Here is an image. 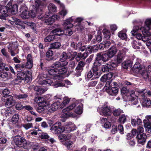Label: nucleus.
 Listing matches in <instances>:
<instances>
[{
	"label": "nucleus",
	"instance_id": "3c124183",
	"mask_svg": "<svg viewBox=\"0 0 151 151\" xmlns=\"http://www.w3.org/2000/svg\"><path fill=\"white\" fill-rule=\"evenodd\" d=\"M145 127L146 128V131L149 133L151 132V123L146 122V120L144 121Z\"/></svg>",
	"mask_w": 151,
	"mask_h": 151
},
{
	"label": "nucleus",
	"instance_id": "7ed1b4c3",
	"mask_svg": "<svg viewBox=\"0 0 151 151\" xmlns=\"http://www.w3.org/2000/svg\"><path fill=\"white\" fill-rule=\"evenodd\" d=\"M131 33L139 40H142L146 42L149 39V37L151 35L150 32L147 30H145V27H140L138 26H135L133 27Z\"/></svg>",
	"mask_w": 151,
	"mask_h": 151
},
{
	"label": "nucleus",
	"instance_id": "4be33fe9",
	"mask_svg": "<svg viewBox=\"0 0 151 151\" xmlns=\"http://www.w3.org/2000/svg\"><path fill=\"white\" fill-rule=\"evenodd\" d=\"M48 73L51 76H53L54 79H60V75H58L57 69H51L48 70Z\"/></svg>",
	"mask_w": 151,
	"mask_h": 151
},
{
	"label": "nucleus",
	"instance_id": "2f4dec72",
	"mask_svg": "<svg viewBox=\"0 0 151 151\" xmlns=\"http://www.w3.org/2000/svg\"><path fill=\"white\" fill-rule=\"evenodd\" d=\"M64 30L61 28L55 29L51 31V32L59 36L63 35L65 33Z\"/></svg>",
	"mask_w": 151,
	"mask_h": 151
},
{
	"label": "nucleus",
	"instance_id": "338daca9",
	"mask_svg": "<svg viewBox=\"0 0 151 151\" xmlns=\"http://www.w3.org/2000/svg\"><path fill=\"white\" fill-rule=\"evenodd\" d=\"M109 69H110L107 64L105 65H103L102 68V71L105 72H108Z\"/></svg>",
	"mask_w": 151,
	"mask_h": 151
},
{
	"label": "nucleus",
	"instance_id": "7c9ffc66",
	"mask_svg": "<svg viewBox=\"0 0 151 151\" xmlns=\"http://www.w3.org/2000/svg\"><path fill=\"white\" fill-rule=\"evenodd\" d=\"M60 102H55L52 104L50 105V108H49V110H48L49 111H50L51 110L52 111H55L58 108H60Z\"/></svg>",
	"mask_w": 151,
	"mask_h": 151
},
{
	"label": "nucleus",
	"instance_id": "5701e85b",
	"mask_svg": "<svg viewBox=\"0 0 151 151\" xmlns=\"http://www.w3.org/2000/svg\"><path fill=\"white\" fill-rule=\"evenodd\" d=\"M68 64V62L65 61L64 62H60L59 61H57L53 63L52 65V67L54 68L57 69L58 68H61L67 65Z\"/></svg>",
	"mask_w": 151,
	"mask_h": 151
},
{
	"label": "nucleus",
	"instance_id": "6ab92c4d",
	"mask_svg": "<svg viewBox=\"0 0 151 151\" xmlns=\"http://www.w3.org/2000/svg\"><path fill=\"white\" fill-rule=\"evenodd\" d=\"M38 105L39 106L38 109L41 110V111H43L45 109L47 110L50 109L49 108H50V105L47 104L44 100L41 101Z\"/></svg>",
	"mask_w": 151,
	"mask_h": 151
},
{
	"label": "nucleus",
	"instance_id": "de8ad7c7",
	"mask_svg": "<svg viewBox=\"0 0 151 151\" xmlns=\"http://www.w3.org/2000/svg\"><path fill=\"white\" fill-rule=\"evenodd\" d=\"M132 47L134 49H139L140 48L139 46L141 45V43L138 42L135 40H133L132 42Z\"/></svg>",
	"mask_w": 151,
	"mask_h": 151
},
{
	"label": "nucleus",
	"instance_id": "cd10ccee",
	"mask_svg": "<svg viewBox=\"0 0 151 151\" xmlns=\"http://www.w3.org/2000/svg\"><path fill=\"white\" fill-rule=\"evenodd\" d=\"M141 60L140 59H137L136 60V62L133 67V70H136L138 72L142 69L140 66V63Z\"/></svg>",
	"mask_w": 151,
	"mask_h": 151
},
{
	"label": "nucleus",
	"instance_id": "423d86ee",
	"mask_svg": "<svg viewBox=\"0 0 151 151\" xmlns=\"http://www.w3.org/2000/svg\"><path fill=\"white\" fill-rule=\"evenodd\" d=\"M112 86L111 80L107 81L103 88V90L106 91L109 95L115 96L117 94L118 89L116 87H112Z\"/></svg>",
	"mask_w": 151,
	"mask_h": 151
},
{
	"label": "nucleus",
	"instance_id": "bb28decb",
	"mask_svg": "<svg viewBox=\"0 0 151 151\" xmlns=\"http://www.w3.org/2000/svg\"><path fill=\"white\" fill-rule=\"evenodd\" d=\"M72 55L71 53L70 52L68 53H66L65 52H63L61 55V58H60L61 62L63 63L66 61H65L71 58Z\"/></svg>",
	"mask_w": 151,
	"mask_h": 151
},
{
	"label": "nucleus",
	"instance_id": "8fccbe9b",
	"mask_svg": "<svg viewBox=\"0 0 151 151\" xmlns=\"http://www.w3.org/2000/svg\"><path fill=\"white\" fill-rule=\"evenodd\" d=\"M7 139L5 138H0V150H2L4 147L3 144H5L7 142Z\"/></svg>",
	"mask_w": 151,
	"mask_h": 151
},
{
	"label": "nucleus",
	"instance_id": "a211bd4d",
	"mask_svg": "<svg viewBox=\"0 0 151 151\" xmlns=\"http://www.w3.org/2000/svg\"><path fill=\"white\" fill-rule=\"evenodd\" d=\"M65 133H69L76 129V127L74 124L71 122H67L65 125Z\"/></svg>",
	"mask_w": 151,
	"mask_h": 151
},
{
	"label": "nucleus",
	"instance_id": "412c9836",
	"mask_svg": "<svg viewBox=\"0 0 151 151\" xmlns=\"http://www.w3.org/2000/svg\"><path fill=\"white\" fill-rule=\"evenodd\" d=\"M27 61L25 66L26 68L30 69L33 66V59L31 54H29L27 55Z\"/></svg>",
	"mask_w": 151,
	"mask_h": 151
},
{
	"label": "nucleus",
	"instance_id": "ea45409f",
	"mask_svg": "<svg viewBox=\"0 0 151 151\" xmlns=\"http://www.w3.org/2000/svg\"><path fill=\"white\" fill-rule=\"evenodd\" d=\"M127 31V30L126 29H124L122 31L119 32L118 34V37L122 40L126 39L127 35L124 32H126Z\"/></svg>",
	"mask_w": 151,
	"mask_h": 151
},
{
	"label": "nucleus",
	"instance_id": "f704fd0d",
	"mask_svg": "<svg viewBox=\"0 0 151 151\" xmlns=\"http://www.w3.org/2000/svg\"><path fill=\"white\" fill-rule=\"evenodd\" d=\"M34 90L36 91L38 95H41L47 90L46 89H44L41 87L36 86L34 88Z\"/></svg>",
	"mask_w": 151,
	"mask_h": 151
},
{
	"label": "nucleus",
	"instance_id": "864d4df0",
	"mask_svg": "<svg viewBox=\"0 0 151 151\" xmlns=\"http://www.w3.org/2000/svg\"><path fill=\"white\" fill-rule=\"evenodd\" d=\"M55 38V36L53 35H49L46 37L44 39V42H47L53 41Z\"/></svg>",
	"mask_w": 151,
	"mask_h": 151
},
{
	"label": "nucleus",
	"instance_id": "a878e982",
	"mask_svg": "<svg viewBox=\"0 0 151 151\" xmlns=\"http://www.w3.org/2000/svg\"><path fill=\"white\" fill-rule=\"evenodd\" d=\"M6 98V100L5 104L6 105L11 106L14 105L15 101L13 99L12 96L9 95Z\"/></svg>",
	"mask_w": 151,
	"mask_h": 151
},
{
	"label": "nucleus",
	"instance_id": "13d9d810",
	"mask_svg": "<svg viewBox=\"0 0 151 151\" xmlns=\"http://www.w3.org/2000/svg\"><path fill=\"white\" fill-rule=\"evenodd\" d=\"M127 116L122 114L120 116L119 119V122L121 123H124L126 121Z\"/></svg>",
	"mask_w": 151,
	"mask_h": 151
},
{
	"label": "nucleus",
	"instance_id": "680f3d73",
	"mask_svg": "<svg viewBox=\"0 0 151 151\" xmlns=\"http://www.w3.org/2000/svg\"><path fill=\"white\" fill-rule=\"evenodd\" d=\"M130 101L132 104L136 105L138 103V97L137 96H135L132 98H130Z\"/></svg>",
	"mask_w": 151,
	"mask_h": 151
},
{
	"label": "nucleus",
	"instance_id": "c85d7f7f",
	"mask_svg": "<svg viewBox=\"0 0 151 151\" xmlns=\"http://www.w3.org/2000/svg\"><path fill=\"white\" fill-rule=\"evenodd\" d=\"M86 47L85 45H83L81 42L79 41L76 45V50L83 52L86 49Z\"/></svg>",
	"mask_w": 151,
	"mask_h": 151
},
{
	"label": "nucleus",
	"instance_id": "c03bdc74",
	"mask_svg": "<svg viewBox=\"0 0 151 151\" xmlns=\"http://www.w3.org/2000/svg\"><path fill=\"white\" fill-rule=\"evenodd\" d=\"M48 9L50 12H57V7L53 4L50 3L48 6Z\"/></svg>",
	"mask_w": 151,
	"mask_h": 151
},
{
	"label": "nucleus",
	"instance_id": "4d7b16f0",
	"mask_svg": "<svg viewBox=\"0 0 151 151\" xmlns=\"http://www.w3.org/2000/svg\"><path fill=\"white\" fill-rule=\"evenodd\" d=\"M117 62L115 61H111L109 62L107 64L110 69H111L113 68H115L117 66Z\"/></svg>",
	"mask_w": 151,
	"mask_h": 151
},
{
	"label": "nucleus",
	"instance_id": "052dcab7",
	"mask_svg": "<svg viewBox=\"0 0 151 151\" xmlns=\"http://www.w3.org/2000/svg\"><path fill=\"white\" fill-rule=\"evenodd\" d=\"M19 115L18 114H15L13 116L12 119V122L14 123H17L19 120Z\"/></svg>",
	"mask_w": 151,
	"mask_h": 151
},
{
	"label": "nucleus",
	"instance_id": "0eeeda50",
	"mask_svg": "<svg viewBox=\"0 0 151 151\" xmlns=\"http://www.w3.org/2000/svg\"><path fill=\"white\" fill-rule=\"evenodd\" d=\"M75 19L74 17H71L64 21L62 25L64 29L66 30V32L65 34V35L70 36L73 34V31L70 29L68 30V29L73 27V24H71V23L73 22Z\"/></svg>",
	"mask_w": 151,
	"mask_h": 151
},
{
	"label": "nucleus",
	"instance_id": "4468645a",
	"mask_svg": "<svg viewBox=\"0 0 151 151\" xmlns=\"http://www.w3.org/2000/svg\"><path fill=\"white\" fill-rule=\"evenodd\" d=\"M139 95L142 96V99H144L142 102V105L145 107H148L151 105V101L148 99L145 98L146 93L144 91H138Z\"/></svg>",
	"mask_w": 151,
	"mask_h": 151
},
{
	"label": "nucleus",
	"instance_id": "f03ea898",
	"mask_svg": "<svg viewBox=\"0 0 151 151\" xmlns=\"http://www.w3.org/2000/svg\"><path fill=\"white\" fill-rule=\"evenodd\" d=\"M18 9V6L16 4H14L12 6V3L11 1L8 3L6 6L0 5V19H5L6 17L15 14Z\"/></svg>",
	"mask_w": 151,
	"mask_h": 151
},
{
	"label": "nucleus",
	"instance_id": "603ef678",
	"mask_svg": "<svg viewBox=\"0 0 151 151\" xmlns=\"http://www.w3.org/2000/svg\"><path fill=\"white\" fill-rule=\"evenodd\" d=\"M28 96L26 94H19L18 95H15V97L19 100L21 99H25Z\"/></svg>",
	"mask_w": 151,
	"mask_h": 151
},
{
	"label": "nucleus",
	"instance_id": "c9c22d12",
	"mask_svg": "<svg viewBox=\"0 0 151 151\" xmlns=\"http://www.w3.org/2000/svg\"><path fill=\"white\" fill-rule=\"evenodd\" d=\"M13 21L12 22L13 23L14 22L15 24L17 25H19L22 28L24 29L25 27L23 24H22V22L20 20L16 18H13Z\"/></svg>",
	"mask_w": 151,
	"mask_h": 151
},
{
	"label": "nucleus",
	"instance_id": "b1692460",
	"mask_svg": "<svg viewBox=\"0 0 151 151\" xmlns=\"http://www.w3.org/2000/svg\"><path fill=\"white\" fill-rule=\"evenodd\" d=\"M138 72L139 73L143 78L145 79H147L150 75L145 68H142Z\"/></svg>",
	"mask_w": 151,
	"mask_h": 151
},
{
	"label": "nucleus",
	"instance_id": "e2e57ef3",
	"mask_svg": "<svg viewBox=\"0 0 151 151\" xmlns=\"http://www.w3.org/2000/svg\"><path fill=\"white\" fill-rule=\"evenodd\" d=\"M84 65V63L83 61H80L79 62L76 68L78 69H80L81 70H83Z\"/></svg>",
	"mask_w": 151,
	"mask_h": 151
},
{
	"label": "nucleus",
	"instance_id": "c756f323",
	"mask_svg": "<svg viewBox=\"0 0 151 151\" xmlns=\"http://www.w3.org/2000/svg\"><path fill=\"white\" fill-rule=\"evenodd\" d=\"M9 52L11 56H15L18 53V50L17 48H14L13 47L12 45H10L8 47Z\"/></svg>",
	"mask_w": 151,
	"mask_h": 151
},
{
	"label": "nucleus",
	"instance_id": "9b49d317",
	"mask_svg": "<svg viewBox=\"0 0 151 151\" xmlns=\"http://www.w3.org/2000/svg\"><path fill=\"white\" fill-rule=\"evenodd\" d=\"M96 60L93 63V68H96V71L98 72V67L100 66L103 62H106L107 61L104 59L103 56L102 55V53H99L97 54Z\"/></svg>",
	"mask_w": 151,
	"mask_h": 151
},
{
	"label": "nucleus",
	"instance_id": "aec40b11",
	"mask_svg": "<svg viewBox=\"0 0 151 151\" xmlns=\"http://www.w3.org/2000/svg\"><path fill=\"white\" fill-rule=\"evenodd\" d=\"M138 143L143 144L146 142L147 136L145 133L138 134L137 136Z\"/></svg>",
	"mask_w": 151,
	"mask_h": 151
},
{
	"label": "nucleus",
	"instance_id": "0e129e2a",
	"mask_svg": "<svg viewBox=\"0 0 151 151\" xmlns=\"http://www.w3.org/2000/svg\"><path fill=\"white\" fill-rule=\"evenodd\" d=\"M22 127L26 130L33 127V125L32 123H28L27 124H23L22 125Z\"/></svg>",
	"mask_w": 151,
	"mask_h": 151
},
{
	"label": "nucleus",
	"instance_id": "f257e3e1",
	"mask_svg": "<svg viewBox=\"0 0 151 151\" xmlns=\"http://www.w3.org/2000/svg\"><path fill=\"white\" fill-rule=\"evenodd\" d=\"M46 1V0H35V6L34 5L31 6L32 8L34 7L35 8L33 9H31L30 11H27L25 7H24L23 8L21 7V11L22 12L21 15V17L24 19H28L30 17H34L37 12H41L45 7V5L43 2V1Z\"/></svg>",
	"mask_w": 151,
	"mask_h": 151
},
{
	"label": "nucleus",
	"instance_id": "f8f14e48",
	"mask_svg": "<svg viewBox=\"0 0 151 151\" xmlns=\"http://www.w3.org/2000/svg\"><path fill=\"white\" fill-rule=\"evenodd\" d=\"M97 111L101 115L109 116L111 114L110 108L108 106L104 105L102 109L99 107Z\"/></svg>",
	"mask_w": 151,
	"mask_h": 151
},
{
	"label": "nucleus",
	"instance_id": "473e14b6",
	"mask_svg": "<svg viewBox=\"0 0 151 151\" xmlns=\"http://www.w3.org/2000/svg\"><path fill=\"white\" fill-rule=\"evenodd\" d=\"M83 111V105L81 103L79 104L75 109V112L78 114H81Z\"/></svg>",
	"mask_w": 151,
	"mask_h": 151
},
{
	"label": "nucleus",
	"instance_id": "9d476101",
	"mask_svg": "<svg viewBox=\"0 0 151 151\" xmlns=\"http://www.w3.org/2000/svg\"><path fill=\"white\" fill-rule=\"evenodd\" d=\"M117 50L115 47L112 46L108 50L107 54L102 53L104 59L107 61L110 58H112L115 55L117 52Z\"/></svg>",
	"mask_w": 151,
	"mask_h": 151
},
{
	"label": "nucleus",
	"instance_id": "49530a36",
	"mask_svg": "<svg viewBox=\"0 0 151 151\" xmlns=\"http://www.w3.org/2000/svg\"><path fill=\"white\" fill-rule=\"evenodd\" d=\"M70 137L68 135L66 136L65 135L63 134H61L58 136V138L60 141L62 142L64 141H65L70 139Z\"/></svg>",
	"mask_w": 151,
	"mask_h": 151
},
{
	"label": "nucleus",
	"instance_id": "4c0bfd02",
	"mask_svg": "<svg viewBox=\"0 0 151 151\" xmlns=\"http://www.w3.org/2000/svg\"><path fill=\"white\" fill-rule=\"evenodd\" d=\"M53 52L51 50H49L46 53V59L48 60H50L53 58Z\"/></svg>",
	"mask_w": 151,
	"mask_h": 151
},
{
	"label": "nucleus",
	"instance_id": "39448f33",
	"mask_svg": "<svg viewBox=\"0 0 151 151\" xmlns=\"http://www.w3.org/2000/svg\"><path fill=\"white\" fill-rule=\"evenodd\" d=\"M79 101L76 100L75 102L72 104L68 106L63 109L62 111V113L61 117L65 120L70 117H74L75 116V114L72 112L69 111L73 109L74 108L77 106L79 102Z\"/></svg>",
	"mask_w": 151,
	"mask_h": 151
},
{
	"label": "nucleus",
	"instance_id": "09e8293b",
	"mask_svg": "<svg viewBox=\"0 0 151 151\" xmlns=\"http://www.w3.org/2000/svg\"><path fill=\"white\" fill-rule=\"evenodd\" d=\"M124 56L121 54V52H118L116 58V61L117 63H121L122 60L124 59Z\"/></svg>",
	"mask_w": 151,
	"mask_h": 151
},
{
	"label": "nucleus",
	"instance_id": "e433bc0d",
	"mask_svg": "<svg viewBox=\"0 0 151 151\" xmlns=\"http://www.w3.org/2000/svg\"><path fill=\"white\" fill-rule=\"evenodd\" d=\"M132 60H127L122 63V66L124 68L127 69L132 66Z\"/></svg>",
	"mask_w": 151,
	"mask_h": 151
},
{
	"label": "nucleus",
	"instance_id": "a18cd8bd",
	"mask_svg": "<svg viewBox=\"0 0 151 151\" xmlns=\"http://www.w3.org/2000/svg\"><path fill=\"white\" fill-rule=\"evenodd\" d=\"M88 54L86 52H84L83 54L79 53L78 54L76 59L78 60V58L84 59L88 56Z\"/></svg>",
	"mask_w": 151,
	"mask_h": 151
},
{
	"label": "nucleus",
	"instance_id": "5fc2aeb1",
	"mask_svg": "<svg viewBox=\"0 0 151 151\" xmlns=\"http://www.w3.org/2000/svg\"><path fill=\"white\" fill-rule=\"evenodd\" d=\"M27 25L29 26L30 27L33 29L34 32L36 33H37V31L36 29V24L35 23L32 22H27Z\"/></svg>",
	"mask_w": 151,
	"mask_h": 151
},
{
	"label": "nucleus",
	"instance_id": "69168bd1",
	"mask_svg": "<svg viewBox=\"0 0 151 151\" xmlns=\"http://www.w3.org/2000/svg\"><path fill=\"white\" fill-rule=\"evenodd\" d=\"M15 107L17 110H20L24 108V106H23L21 103L18 102L16 105Z\"/></svg>",
	"mask_w": 151,
	"mask_h": 151
},
{
	"label": "nucleus",
	"instance_id": "393cba45",
	"mask_svg": "<svg viewBox=\"0 0 151 151\" xmlns=\"http://www.w3.org/2000/svg\"><path fill=\"white\" fill-rule=\"evenodd\" d=\"M56 14L53 15L51 17L46 19L45 23L47 24H51L53 23L56 20H58Z\"/></svg>",
	"mask_w": 151,
	"mask_h": 151
},
{
	"label": "nucleus",
	"instance_id": "2eb2a0df",
	"mask_svg": "<svg viewBox=\"0 0 151 151\" xmlns=\"http://www.w3.org/2000/svg\"><path fill=\"white\" fill-rule=\"evenodd\" d=\"M100 75V73L96 71V68H92V69L88 73L87 76L88 78H90L92 77L93 79H94L98 78Z\"/></svg>",
	"mask_w": 151,
	"mask_h": 151
},
{
	"label": "nucleus",
	"instance_id": "79ce46f5",
	"mask_svg": "<svg viewBox=\"0 0 151 151\" xmlns=\"http://www.w3.org/2000/svg\"><path fill=\"white\" fill-rule=\"evenodd\" d=\"M67 70V68L66 67H61L59 69H57L58 75H60V79L61 78L62 76L61 75L66 73Z\"/></svg>",
	"mask_w": 151,
	"mask_h": 151
},
{
	"label": "nucleus",
	"instance_id": "58836bf2",
	"mask_svg": "<svg viewBox=\"0 0 151 151\" xmlns=\"http://www.w3.org/2000/svg\"><path fill=\"white\" fill-rule=\"evenodd\" d=\"M61 46V43L58 42H55L50 44V48L51 49H58Z\"/></svg>",
	"mask_w": 151,
	"mask_h": 151
},
{
	"label": "nucleus",
	"instance_id": "a19ab883",
	"mask_svg": "<svg viewBox=\"0 0 151 151\" xmlns=\"http://www.w3.org/2000/svg\"><path fill=\"white\" fill-rule=\"evenodd\" d=\"M145 24L146 26V28H145V30H147L148 31L151 29V18H148L146 19L145 22Z\"/></svg>",
	"mask_w": 151,
	"mask_h": 151
},
{
	"label": "nucleus",
	"instance_id": "37998d69",
	"mask_svg": "<svg viewBox=\"0 0 151 151\" xmlns=\"http://www.w3.org/2000/svg\"><path fill=\"white\" fill-rule=\"evenodd\" d=\"M70 101V99L68 98L65 97L63 98V101L60 105V108H62L68 104Z\"/></svg>",
	"mask_w": 151,
	"mask_h": 151
},
{
	"label": "nucleus",
	"instance_id": "6e6552de",
	"mask_svg": "<svg viewBox=\"0 0 151 151\" xmlns=\"http://www.w3.org/2000/svg\"><path fill=\"white\" fill-rule=\"evenodd\" d=\"M17 77L19 79L24 80L27 83H29L32 80L31 73L27 70L20 71V72L17 74Z\"/></svg>",
	"mask_w": 151,
	"mask_h": 151
},
{
	"label": "nucleus",
	"instance_id": "774afa93",
	"mask_svg": "<svg viewBox=\"0 0 151 151\" xmlns=\"http://www.w3.org/2000/svg\"><path fill=\"white\" fill-rule=\"evenodd\" d=\"M40 137L42 139H47L50 138V136L47 133H43L41 134Z\"/></svg>",
	"mask_w": 151,
	"mask_h": 151
},
{
	"label": "nucleus",
	"instance_id": "1a4fd4ad",
	"mask_svg": "<svg viewBox=\"0 0 151 151\" xmlns=\"http://www.w3.org/2000/svg\"><path fill=\"white\" fill-rule=\"evenodd\" d=\"M61 124L60 122H57L52 126L50 130L53 133L58 135L61 132L65 133V126H61Z\"/></svg>",
	"mask_w": 151,
	"mask_h": 151
},
{
	"label": "nucleus",
	"instance_id": "20e7f679",
	"mask_svg": "<svg viewBox=\"0 0 151 151\" xmlns=\"http://www.w3.org/2000/svg\"><path fill=\"white\" fill-rule=\"evenodd\" d=\"M42 77L45 78L47 77V76L44 74L43 76L40 75L38 76L37 79L38 80L37 82L39 84L43 86L46 85L47 86H53L55 88L65 86V85L63 83L59 82L54 83L52 79H44L42 78Z\"/></svg>",
	"mask_w": 151,
	"mask_h": 151
},
{
	"label": "nucleus",
	"instance_id": "6e6d98bb",
	"mask_svg": "<svg viewBox=\"0 0 151 151\" xmlns=\"http://www.w3.org/2000/svg\"><path fill=\"white\" fill-rule=\"evenodd\" d=\"M123 113V110L119 109L114 110L112 112L113 114L115 116H118Z\"/></svg>",
	"mask_w": 151,
	"mask_h": 151
},
{
	"label": "nucleus",
	"instance_id": "bf43d9fd",
	"mask_svg": "<svg viewBox=\"0 0 151 151\" xmlns=\"http://www.w3.org/2000/svg\"><path fill=\"white\" fill-rule=\"evenodd\" d=\"M25 67V65L24 64L20 65L17 64L15 67V69L17 70V71L20 72L23 70V69Z\"/></svg>",
	"mask_w": 151,
	"mask_h": 151
},
{
	"label": "nucleus",
	"instance_id": "f3484780",
	"mask_svg": "<svg viewBox=\"0 0 151 151\" xmlns=\"http://www.w3.org/2000/svg\"><path fill=\"white\" fill-rule=\"evenodd\" d=\"M12 78L11 74L8 72H3L0 73V80L6 81Z\"/></svg>",
	"mask_w": 151,
	"mask_h": 151
},
{
	"label": "nucleus",
	"instance_id": "72a5a7b5",
	"mask_svg": "<svg viewBox=\"0 0 151 151\" xmlns=\"http://www.w3.org/2000/svg\"><path fill=\"white\" fill-rule=\"evenodd\" d=\"M113 75L111 73H109L103 75L101 78V81L103 82H106V81L109 80L112 77Z\"/></svg>",
	"mask_w": 151,
	"mask_h": 151
},
{
	"label": "nucleus",
	"instance_id": "ddd939ff",
	"mask_svg": "<svg viewBox=\"0 0 151 151\" xmlns=\"http://www.w3.org/2000/svg\"><path fill=\"white\" fill-rule=\"evenodd\" d=\"M15 144L18 147H21L26 144L27 142L24 138L19 135L15 136L14 138Z\"/></svg>",
	"mask_w": 151,
	"mask_h": 151
},
{
	"label": "nucleus",
	"instance_id": "dca6fc26",
	"mask_svg": "<svg viewBox=\"0 0 151 151\" xmlns=\"http://www.w3.org/2000/svg\"><path fill=\"white\" fill-rule=\"evenodd\" d=\"M14 112V110L12 107H6L1 110V114L4 117H7L11 116Z\"/></svg>",
	"mask_w": 151,
	"mask_h": 151
}]
</instances>
